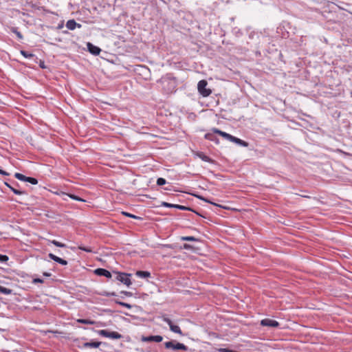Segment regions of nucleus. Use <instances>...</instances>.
<instances>
[{"mask_svg": "<svg viewBox=\"0 0 352 352\" xmlns=\"http://www.w3.org/2000/svg\"><path fill=\"white\" fill-rule=\"evenodd\" d=\"M219 352H237L236 351H234L228 348H220L218 349Z\"/></svg>", "mask_w": 352, "mask_h": 352, "instance_id": "35", "label": "nucleus"}, {"mask_svg": "<svg viewBox=\"0 0 352 352\" xmlns=\"http://www.w3.org/2000/svg\"><path fill=\"white\" fill-rule=\"evenodd\" d=\"M37 63H38L39 67L42 69H45L47 67L45 64V61L43 60H39Z\"/></svg>", "mask_w": 352, "mask_h": 352, "instance_id": "37", "label": "nucleus"}, {"mask_svg": "<svg viewBox=\"0 0 352 352\" xmlns=\"http://www.w3.org/2000/svg\"><path fill=\"white\" fill-rule=\"evenodd\" d=\"M101 342L98 341H91V342H84L82 344L83 348H98L100 346Z\"/></svg>", "mask_w": 352, "mask_h": 352, "instance_id": "18", "label": "nucleus"}, {"mask_svg": "<svg viewBox=\"0 0 352 352\" xmlns=\"http://www.w3.org/2000/svg\"><path fill=\"white\" fill-rule=\"evenodd\" d=\"M135 274L137 276L143 278H148L151 276V273L148 271L139 270L136 272Z\"/></svg>", "mask_w": 352, "mask_h": 352, "instance_id": "21", "label": "nucleus"}, {"mask_svg": "<svg viewBox=\"0 0 352 352\" xmlns=\"http://www.w3.org/2000/svg\"><path fill=\"white\" fill-rule=\"evenodd\" d=\"M78 249L82 250V251H84L85 252H93V250H92V249L91 248L85 247V246L82 245L78 246Z\"/></svg>", "mask_w": 352, "mask_h": 352, "instance_id": "31", "label": "nucleus"}, {"mask_svg": "<svg viewBox=\"0 0 352 352\" xmlns=\"http://www.w3.org/2000/svg\"><path fill=\"white\" fill-rule=\"evenodd\" d=\"M177 209L180 210H186V211H190V212H195V210L190 207L185 206L182 205H179L178 207H177Z\"/></svg>", "mask_w": 352, "mask_h": 352, "instance_id": "30", "label": "nucleus"}, {"mask_svg": "<svg viewBox=\"0 0 352 352\" xmlns=\"http://www.w3.org/2000/svg\"><path fill=\"white\" fill-rule=\"evenodd\" d=\"M63 34H67V33H68V31H67V30H64V31H63Z\"/></svg>", "mask_w": 352, "mask_h": 352, "instance_id": "48", "label": "nucleus"}, {"mask_svg": "<svg viewBox=\"0 0 352 352\" xmlns=\"http://www.w3.org/2000/svg\"><path fill=\"white\" fill-rule=\"evenodd\" d=\"M98 334L101 336H103L105 338H109L113 339V340L120 339L122 338V335H121L118 332L109 331L108 330H106V329H102V330L98 331Z\"/></svg>", "mask_w": 352, "mask_h": 352, "instance_id": "6", "label": "nucleus"}, {"mask_svg": "<svg viewBox=\"0 0 352 352\" xmlns=\"http://www.w3.org/2000/svg\"><path fill=\"white\" fill-rule=\"evenodd\" d=\"M56 195H63V196H67V197H70L71 199H74V200H76V201H85V199H83L82 198L74 195V194H69V193H66L65 192H63V191H60L59 192H56Z\"/></svg>", "mask_w": 352, "mask_h": 352, "instance_id": "15", "label": "nucleus"}, {"mask_svg": "<svg viewBox=\"0 0 352 352\" xmlns=\"http://www.w3.org/2000/svg\"><path fill=\"white\" fill-rule=\"evenodd\" d=\"M162 320L169 326L170 330L171 331L178 333L180 336H184V333L180 327L178 325L175 324L170 318L167 317H163Z\"/></svg>", "mask_w": 352, "mask_h": 352, "instance_id": "7", "label": "nucleus"}, {"mask_svg": "<svg viewBox=\"0 0 352 352\" xmlns=\"http://www.w3.org/2000/svg\"><path fill=\"white\" fill-rule=\"evenodd\" d=\"M260 324L263 327H269L273 328H278L280 326V323L278 321L270 318H264L261 320Z\"/></svg>", "mask_w": 352, "mask_h": 352, "instance_id": "8", "label": "nucleus"}, {"mask_svg": "<svg viewBox=\"0 0 352 352\" xmlns=\"http://www.w3.org/2000/svg\"><path fill=\"white\" fill-rule=\"evenodd\" d=\"M76 322L78 323L85 324H96L98 323V322H96L95 320H89V319H83V318L77 319Z\"/></svg>", "mask_w": 352, "mask_h": 352, "instance_id": "20", "label": "nucleus"}, {"mask_svg": "<svg viewBox=\"0 0 352 352\" xmlns=\"http://www.w3.org/2000/svg\"><path fill=\"white\" fill-rule=\"evenodd\" d=\"M236 35V36H241L242 35V32L240 30H238L236 32H235Z\"/></svg>", "mask_w": 352, "mask_h": 352, "instance_id": "44", "label": "nucleus"}, {"mask_svg": "<svg viewBox=\"0 0 352 352\" xmlns=\"http://www.w3.org/2000/svg\"><path fill=\"white\" fill-rule=\"evenodd\" d=\"M109 296H117V294L116 292H110Z\"/></svg>", "mask_w": 352, "mask_h": 352, "instance_id": "45", "label": "nucleus"}, {"mask_svg": "<svg viewBox=\"0 0 352 352\" xmlns=\"http://www.w3.org/2000/svg\"><path fill=\"white\" fill-rule=\"evenodd\" d=\"M20 53L25 58H32L35 63H38V57L35 54H34L32 53H30V52H29L28 51L23 50H21Z\"/></svg>", "mask_w": 352, "mask_h": 352, "instance_id": "16", "label": "nucleus"}, {"mask_svg": "<svg viewBox=\"0 0 352 352\" xmlns=\"http://www.w3.org/2000/svg\"><path fill=\"white\" fill-rule=\"evenodd\" d=\"M44 282L43 279L40 278H34L32 280V283L36 284V283H43Z\"/></svg>", "mask_w": 352, "mask_h": 352, "instance_id": "36", "label": "nucleus"}, {"mask_svg": "<svg viewBox=\"0 0 352 352\" xmlns=\"http://www.w3.org/2000/svg\"><path fill=\"white\" fill-rule=\"evenodd\" d=\"M94 274L99 276H104L107 278L112 277V274L109 270L104 268H97L94 270Z\"/></svg>", "mask_w": 352, "mask_h": 352, "instance_id": "10", "label": "nucleus"}, {"mask_svg": "<svg viewBox=\"0 0 352 352\" xmlns=\"http://www.w3.org/2000/svg\"><path fill=\"white\" fill-rule=\"evenodd\" d=\"M183 248L184 250H192L193 249V247L192 245H190V244H188V243H184L183 245Z\"/></svg>", "mask_w": 352, "mask_h": 352, "instance_id": "38", "label": "nucleus"}, {"mask_svg": "<svg viewBox=\"0 0 352 352\" xmlns=\"http://www.w3.org/2000/svg\"><path fill=\"white\" fill-rule=\"evenodd\" d=\"M121 213H122V215H124L125 217H130V218H132V219H134L142 220V218L141 217L136 216V215H135L133 214L129 213V212H126V211H122Z\"/></svg>", "mask_w": 352, "mask_h": 352, "instance_id": "22", "label": "nucleus"}, {"mask_svg": "<svg viewBox=\"0 0 352 352\" xmlns=\"http://www.w3.org/2000/svg\"><path fill=\"white\" fill-rule=\"evenodd\" d=\"M194 213H195L196 214H197L198 216H200V217H204V216L202 214H201L199 212H198L197 211L195 210V212H193Z\"/></svg>", "mask_w": 352, "mask_h": 352, "instance_id": "46", "label": "nucleus"}, {"mask_svg": "<svg viewBox=\"0 0 352 352\" xmlns=\"http://www.w3.org/2000/svg\"><path fill=\"white\" fill-rule=\"evenodd\" d=\"M120 294H124V296H126L129 297H131L133 296V294L131 292H127V291H122L120 292Z\"/></svg>", "mask_w": 352, "mask_h": 352, "instance_id": "39", "label": "nucleus"}, {"mask_svg": "<svg viewBox=\"0 0 352 352\" xmlns=\"http://www.w3.org/2000/svg\"><path fill=\"white\" fill-rule=\"evenodd\" d=\"M161 206L163 207H165V208H176V209H177V207H178V204H170V203H168L166 201H162L161 204Z\"/></svg>", "mask_w": 352, "mask_h": 352, "instance_id": "27", "label": "nucleus"}, {"mask_svg": "<svg viewBox=\"0 0 352 352\" xmlns=\"http://www.w3.org/2000/svg\"><path fill=\"white\" fill-rule=\"evenodd\" d=\"M193 196L196 197L197 198H198L200 200H202L206 203H209L210 204H212L214 206H218V207H220V208H226L225 207L219 205V204H215L214 202H212V201H210V199H208V198H206L201 195H196V194H192Z\"/></svg>", "mask_w": 352, "mask_h": 352, "instance_id": "19", "label": "nucleus"}, {"mask_svg": "<svg viewBox=\"0 0 352 352\" xmlns=\"http://www.w3.org/2000/svg\"><path fill=\"white\" fill-rule=\"evenodd\" d=\"M109 294H110V292H107V291H103L100 293V296H106V297H109Z\"/></svg>", "mask_w": 352, "mask_h": 352, "instance_id": "40", "label": "nucleus"}, {"mask_svg": "<svg viewBox=\"0 0 352 352\" xmlns=\"http://www.w3.org/2000/svg\"><path fill=\"white\" fill-rule=\"evenodd\" d=\"M11 31L16 34L19 40H22L23 38L22 34L18 31L17 28H12Z\"/></svg>", "mask_w": 352, "mask_h": 352, "instance_id": "28", "label": "nucleus"}, {"mask_svg": "<svg viewBox=\"0 0 352 352\" xmlns=\"http://www.w3.org/2000/svg\"><path fill=\"white\" fill-rule=\"evenodd\" d=\"M212 133H206L204 135L205 139L214 142L216 144H219V139L215 135V134H218L221 135L224 139L234 142L236 144L243 146V147H248L249 146V143L248 142H245L240 138H238L236 137H234L226 132L222 131L219 129L217 128H212Z\"/></svg>", "mask_w": 352, "mask_h": 352, "instance_id": "1", "label": "nucleus"}, {"mask_svg": "<svg viewBox=\"0 0 352 352\" xmlns=\"http://www.w3.org/2000/svg\"><path fill=\"white\" fill-rule=\"evenodd\" d=\"M9 260V257L6 254H0V263H6Z\"/></svg>", "mask_w": 352, "mask_h": 352, "instance_id": "34", "label": "nucleus"}, {"mask_svg": "<svg viewBox=\"0 0 352 352\" xmlns=\"http://www.w3.org/2000/svg\"><path fill=\"white\" fill-rule=\"evenodd\" d=\"M66 27L69 30H74L76 28H80L82 27V25L80 24V23H76L74 19H70V20L67 21Z\"/></svg>", "mask_w": 352, "mask_h": 352, "instance_id": "13", "label": "nucleus"}, {"mask_svg": "<svg viewBox=\"0 0 352 352\" xmlns=\"http://www.w3.org/2000/svg\"><path fill=\"white\" fill-rule=\"evenodd\" d=\"M164 347L166 349H170L174 351H190V352H195V349H189V348L183 343L179 342L175 340L165 342L164 343Z\"/></svg>", "mask_w": 352, "mask_h": 352, "instance_id": "3", "label": "nucleus"}, {"mask_svg": "<svg viewBox=\"0 0 352 352\" xmlns=\"http://www.w3.org/2000/svg\"><path fill=\"white\" fill-rule=\"evenodd\" d=\"M13 184H14V186H19V184L17 182H14Z\"/></svg>", "mask_w": 352, "mask_h": 352, "instance_id": "47", "label": "nucleus"}, {"mask_svg": "<svg viewBox=\"0 0 352 352\" xmlns=\"http://www.w3.org/2000/svg\"><path fill=\"white\" fill-rule=\"evenodd\" d=\"M113 273L116 274L115 279L116 280L120 281V283H123L124 285L128 287L132 284L131 280L130 279V276H131V274L116 271H113Z\"/></svg>", "mask_w": 352, "mask_h": 352, "instance_id": "4", "label": "nucleus"}, {"mask_svg": "<svg viewBox=\"0 0 352 352\" xmlns=\"http://www.w3.org/2000/svg\"><path fill=\"white\" fill-rule=\"evenodd\" d=\"M196 155L200 158L202 161L204 162H208V163H210V164H214V160H212L211 157H210L209 156L206 155L203 152H197L196 153Z\"/></svg>", "mask_w": 352, "mask_h": 352, "instance_id": "14", "label": "nucleus"}, {"mask_svg": "<svg viewBox=\"0 0 352 352\" xmlns=\"http://www.w3.org/2000/svg\"><path fill=\"white\" fill-rule=\"evenodd\" d=\"M157 185V186H163L164 184H166V180L163 178V177H159L157 179V182H156Z\"/></svg>", "mask_w": 352, "mask_h": 352, "instance_id": "32", "label": "nucleus"}, {"mask_svg": "<svg viewBox=\"0 0 352 352\" xmlns=\"http://www.w3.org/2000/svg\"><path fill=\"white\" fill-rule=\"evenodd\" d=\"M0 174L2 175H6V176H8L10 175L8 172H6L2 169H0Z\"/></svg>", "mask_w": 352, "mask_h": 352, "instance_id": "41", "label": "nucleus"}, {"mask_svg": "<svg viewBox=\"0 0 352 352\" xmlns=\"http://www.w3.org/2000/svg\"><path fill=\"white\" fill-rule=\"evenodd\" d=\"M141 340L144 342H161L163 340V337L160 335L142 336Z\"/></svg>", "mask_w": 352, "mask_h": 352, "instance_id": "9", "label": "nucleus"}, {"mask_svg": "<svg viewBox=\"0 0 352 352\" xmlns=\"http://www.w3.org/2000/svg\"><path fill=\"white\" fill-rule=\"evenodd\" d=\"M48 257L52 261L62 265H67L68 263V262L66 260L61 258L52 253L48 254Z\"/></svg>", "mask_w": 352, "mask_h": 352, "instance_id": "12", "label": "nucleus"}, {"mask_svg": "<svg viewBox=\"0 0 352 352\" xmlns=\"http://www.w3.org/2000/svg\"><path fill=\"white\" fill-rule=\"evenodd\" d=\"M5 185L9 188L13 193H14L16 195H27V192L25 190H21L15 187L12 186V185H10L8 182H4Z\"/></svg>", "mask_w": 352, "mask_h": 352, "instance_id": "17", "label": "nucleus"}, {"mask_svg": "<svg viewBox=\"0 0 352 352\" xmlns=\"http://www.w3.org/2000/svg\"><path fill=\"white\" fill-rule=\"evenodd\" d=\"M207 85L208 82L206 80H201L197 84L198 91L203 97H208L212 93L211 89L207 88Z\"/></svg>", "mask_w": 352, "mask_h": 352, "instance_id": "5", "label": "nucleus"}, {"mask_svg": "<svg viewBox=\"0 0 352 352\" xmlns=\"http://www.w3.org/2000/svg\"><path fill=\"white\" fill-rule=\"evenodd\" d=\"M87 47L89 52L94 56L99 55L101 52V49L99 47L94 45V44L89 42L87 43Z\"/></svg>", "mask_w": 352, "mask_h": 352, "instance_id": "11", "label": "nucleus"}, {"mask_svg": "<svg viewBox=\"0 0 352 352\" xmlns=\"http://www.w3.org/2000/svg\"><path fill=\"white\" fill-rule=\"evenodd\" d=\"M49 243H52V244H53L55 246L58 247V248H67V245L65 243L59 242V241H58L56 240H54V239L49 241Z\"/></svg>", "mask_w": 352, "mask_h": 352, "instance_id": "25", "label": "nucleus"}, {"mask_svg": "<svg viewBox=\"0 0 352 352\" xmlns=\"http://www.w3.org/2000/svg\"><path fill=\"white\" fill-rule=\"evenodd\" d=\"M27 182H29V183H30L31 184H33V185H36V184H38V181L35 177H28Z\"/></svg>", "mask_w": 352, "mask_h": 352, "instance_id": "33", "label": "nucleus"}, {"mask_svg": "<svg viewBox=\"0 0 352 352\" xmlns=\"http://www.w3.org/2000/svg\"><path fill=\"white\" fill-rule=\"evenodd\" d=\"M64 26V23L63 21L60 22V23H58V26H57V29L58 30H60V29H62Z\"/></svg>", "mask_w": 352, "mask_h": 352, "instance_id": "42", "label": "nucleus"}, {"mask_svg": "<svg viewBox=\"0 0 352 352\" xmlns=\"http://www.w3.org/2000/svg\"><path fill=\"white\" fill-rule=\"evenodd\" d=\"M0 293L3 294L5 295H10V294H12V290L9 288H7V287L0 285Z\"/></svg>", "mask_w": 352, "mask_h": 352, "instance_id": "26", "label": "nucleus"}, {"mask_svg": "<svg viewBox=\"0 0 352 352\" xmlns=\"http://www.w3.org/2000/svg\"><path fill=\"white\" fill-rule=\"evenodd\" d=\"M14 177L20 181L25 182H28V177H27L20 173H16L14 174Z\"/></svg>", "mask_w": 352, "mask_h": 352, "instance_id": "24", "label": "nucleus"}, {"mask_svg": "<svg viewBox=\"0 0 352 352\" xmlns=\"http://www.w3.org/2000/svg\"><path fill=\"white\" fill-rule=\"evenodd\" d=\"M181 240L184 241H200L199 239L192 236H182Z\"/></svg>", "mask_w": 352, "mask_h": 352, "instance_id": "23", "label": "nucleus"}, {"mask_svg": "<svg viewBox=\"0 0 352 352\" xmlns=\"http://www.w3.org/2000/svg\"><path fill=\"white\" fill-rule=\"evenodd\" d=\"M162 85L164 92L166 94L175 92L177 87V80L173 74L168 73L162 76L158 80Z\"/></svg>", "mask_w": 352, "mask_h": 352, "instance_id": "2", "label": "nucleus"}, {"mask_svg": "<svg viewBox=\"0 0 352 352\" xmlns=\"http://www.w3.org/2000/svg\"><path fill=\"white\" fill-rule=\"evenodd\" d=\"M114 302L118 304V305H120L124 307H126V308H128V309H131L132 307V305L129 304V303H126V302H122V301H120L119 300H114Z\"/></svg>", "mask_w": 352, "mask_h": 352, "instance_id": "29", "label": "nucleus"}, {"mask_svg": "<svg viewBox=\"0 0 352 352\" xmlns=\"http://www.w3.org/2000/svg\"><path fill=\"white\" fill-rule=\"evenodd\" d=\"M43 275L45 277H50V276H51L52 274L49 272H43Z\"/></svg>", "mask_w": 352, "mask_h": 352, "instance_id": "43", "label": "nucleus"}]
</instances>
